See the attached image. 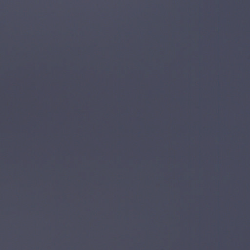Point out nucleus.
I'll return each instance as SVG.
<instances>
[{"label":"nucleus","instance_id":"nucleus-1","mask_svg":"<svg viewBox=\"0 0 250 250\" xmlns=\"http://www.w3.org/2000/svg\"><path fill=\"white\" fill-rule=\"evenodd\" d=\"M152 96H154V94H152Z\"/></svg>","mask_w":250,"mask_h":250},{"label":"nucleus","instance_id":"nucleus-2","mask_svg":"<svg viewBox=\"0 0 250 250\" xmlns=\"http://www.w3.org/2000/svg\"><path fill=\"white\" fill-rule=\"evenodd\" d=\"M218 96H220V94H218Z\"/></svg>","mask_w":250,"mask_h":250}]
</instances>
